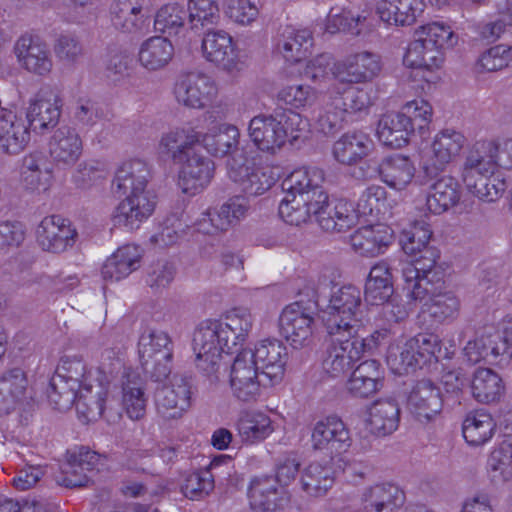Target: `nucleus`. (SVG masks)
<instances>
[{"instance_id":"1","label":"nucleus","mask_w":512,"mask_h":512,"mask_svg":"<svg viewBox=\"0 0 512 512\" xmlns=\"http://www.w3.org/2000/svg\"><path fill=\"white\" fill-rule=\"evenodd\" d=\"M324 171L318 167H301L292 171L282 182L285 196L279 204V215L288 224L306 223L316 216L320 227L327 232H342L357 221V212L345 199L336 200L331 207L323 188Z\"/></svg>"},{"instance_id":"2","label":"nucleus","mask_w":512,"mask_h":512,"mask_svg":"<svg viewBox=\"0 0 512 512\" xmlns=\"http://www.w3.org/2000/svg\"><path fill=\"white\" fill-rule=\"evenodd\" d=\"M254 316L247 307H234L218 320L202 322L193 335L196 366L206 375L217 372L222 353H232L248 338Z\"/></svg>"},{"instance_id":"3","label":"nucleus","mask_w":512,"mask_h":512,"mask_svg":"<svg viewBox=\"0 0 512 512\" xmlns=\"http://www.w3.org/2000/svg\"><path fill=\"white\" fill-rule=\"evenodd\" d=\"M432 229L425 221L415 222L410 231L402 238L404 252L415 257L402 267L403 290L407 298L423 300L429 294L430 278L437 274L436 262L439 251L430 245Z\"/></svg>"},{"instance_id":"4","label":"nucleus","mask_w":512,"mask_h":512,"mask_svg":"<svg viewBox=\"0 0 512 512\" xmlns=\"http://www.w3.org/2000/svg\"><path fill=\"white\" fill-rule=\"evenodd\" d=\"M89 384H95L94 374L87 373V364L81 355H65L61 358L55 375L51 378L47 396L58 410H66L78 404L86 394H91Z\"/></svg>"},{"instance_id":"5","label":"nucleus","mask_w":512,"mask_h":512,"mask_svg":"<svg viewBox=\"0 0 512 512\" xmlns=\"http://www.w3.org/2000/svg\"><path fill=\"white\" fill-rule=\"evenodd\" d=\"M125 348L123 345H107L100 353L98 366L94 371L95 384H89L91 394H86L78 404V415L86 423L99 419L110 396L111 384L124 368Z\"/></svg>"},{"instance_id":"6","label":"nucleus","mask_w":512,"mask_h":512,"mask_svg":"<svg viewBox=\"0 0 512 512\" xmlns=\"http://www.w3.org/2000/svg\"><path fill=\"white\" fill-rule=\"evenodd\" d=\"M362 317L361 291L352 285L334 291L323 312L327 334L338 335V331H341L348 333V336H354L362 325Z\"/></svg>"},{"instance_id":"7","label":"nucleus","mask_w":512,"mask_h":512,"mask_svg":"<svg viewBox=\"0 0 512 512\" xmlns=\"http://www.w3.org/2000/svg\"><path fill=\"white\" fill-rule=\"evenodd\" d=\"M203 58L220 71L235 77L247 67V57L230 33L223 29H208L201 41Z\"/></svg>"},{"instance_id":"8","label":"nucleus","mask_w":512,"mask_h":512,"mask_svg":"<svg viewBox=\"0 0 512 512\" xmlns=\"http://www.w3.org/2000/svg\"><path fill=\"white\" fill-rule=\"evenodd\" d=\"M466 144L465 135L454 128L438 131L430 144L420 152V168L428 178L438 176L456 160Z\"/></svg>"},{"instance_id":"9","label":"nucleus","mask_w":512,"mask_h":512,"mask_svg":"<svg viewBox=\"0 0 512 512\" xmlns=\"http://www.w3.org/2000/svg\"><path fill=\"white\" fill-rule=\"evenodd\" d=\"M329 342L323 359V369L331 377H338L348 371L353 363L364 355L365 343L358 334L348 336V333L338 331L328 334Z\"/></svg>"},{"instance_id":"10","label":"nucleus","mask_w":512,"mask_h":512,"mask_svg":"<svg viewBox=\"0 0 512 512\" xmlns=\"http://www.w3.org/2000/svg\"><path fill=\"white\" fill-rule=\"evenodd\" d=\"M311 447L329 455H339L352 445L350 430L337 415H328L315 421L311 427Z\"/></svg>"},{"instance_id":"11","label":"nucleus","mask_w":512,"mask_h":512,"mask_svg":"<svg viewBox=\"0 0 512 512\" xmlns=\"http://www.w3.org/2000/svg\"><path fill=\"white\" fill-rule=\"evenodd\" d=\"M262 385L264 383L259 379V366L253 362L249 348L239 351L229 371L232 395L239 401L253 402L260 396Z\"/></svg>"},{"instance_id":"12","label":"nucleus","mask_w":512,"mask_h":512,"mask_svg":"<svg viewBox=\"0 0 512 512\" xmlns=\"http://www.w3.org/2000/svg\"><path fill=\"white\" fill-rule=\"evenodd\" d=\"M191 395V378L179 374L173 375L169 383L156 391L157 414L164 420L181 418L191 406Z\"/></svg>"},{"instance_id":"13","label":"nucleus","mask_w":512,"mask_h":512,"mask_svg":"<svg viewBox=\"0 0 512 512\" xmlns=\"http://www.w3.org/2000/svg\"><path fill=\"white\" fill-rule=\"evenodd\" d=\"M382 69L381 58L378 54L361 51L347 55L336 62L331 74L339 84H358L372 81Z\"/></svg>"},{"instance_id":"14","label":"nucleus","mask_w":512,"mask_h":512,"mask_svg":"<svg viewBox=\"0 0 512 512\" xmlns=\"http://www.w3.org/2000/svg\"><path fill=\"white\" fill-rule=\"evenodd\" d=\"M218 95L216 82L208 75L190 72L179 76L174 85L176 101L190 109H203Z\"/></svg>"},{"instance_id":"15","label":"nucleus","mask_w":512,"mask_h":512,"mask_svg":"<svg viewBox=\"0 0 512 512\" xmlns=\"http://www.w3.org/2000/svg\"><path fill=\"white\" fill-rule=\"evenodd\" d=\"M228 177L248 196H258L268 191L277 181V174L269 166L242 163L232 157L227 160Z\"/></svg>"},{"instance_id":"16","label":"nucleus","mask_w":512,"mask_h":512,"mask_svg":"<svg viewBox=\"0 0 512 512\" xmlns=\"http://www.w3.org/2000/svg\"><path fill=\"white\" fill-rule=\"evenodd\" d=\"M112 214L115 225L128 230H135L154 212L157 204L156 195L151 190L125 193Z\"/></svg>"},{"instance_id":"17","label":"nucleus","mask_w":512,"mask_h":512,"mask_svg":"<svg viewBox=\"0 0 512 512\" xmlns=\"http://www.w3.org/2000/svg\"><path fill=\"white\" fill-rule=\"evenodd\" d=\"M63 101L59 92L50 87H41L29 100L26 117L34 131L43 133L57 125Z\"/></svg>"},{"instance_id":"18","label":"nucleus","mask_w":512,"mask_h":512,"mask_svg":"<svg viewBox=\"0 0 512 512\" xmlns=\"http://www.w3.org/2000/svg\"><path fill=\"white\" fill-rule=\"evenodd\" d=\"M444 62V52L437 45L420 37L408 44L403 56V65L417 71L426 82L436 81V72L442 68Z\"/></svg>"},{"instance_id":"19","label":"nucleus","mask_w":512,"mask_h":512,"mask_svg":"<svg viewBox=\"0 0 512 512\" xmlns=\"http://www.w3.org/2000/svg\"><path fill=\"white\" fill-rule=\"evenodd\" d=\"M194 122H187L170 128L162 133L158 149L162 155L170 158L174 163L184 161L195 154V146L200 144L201 131Z\"/></svg>"},{"instance_id":"20","label":"nucleus","mask_w":512,"mask_h":512,"mask_svg":"<svg viewBox=\"0 0 512 512\" xmlns=\"http://www.w3.org/2000/svg\"><path fill=\"white\" fill-rule=\"evenodd\" d=\"M277 114H259L248 124V137L261 152L270 155L278 153L286 144V132Z\"/></svg>"},{"instance_id":"21","label":"nucleus","mask_w":512,"mask_h":512,"mask_svg":"<svg viewBox=\"0 0 512 512\" xmlns=\"http://www.w3.org/2000/svg\"><path fill=\"white\" fill-rule=\"evenodd\" d=\"M253 362L261 368L263 376L267 379L264 386L279 384L285 373L287 363V349L277 339H265L255 344L254 349H249Z\"/></svg>"},{"instance_id":"22","label":"nucleus","mask_w":512,"mask_h":512,"mask_svg":"<svg viewBox=\"0 0 512 512\" xmlns=\"http://www.w3.org/2000/svg\"><path fill=\"white\" fill-rule=\"evenodd\" d=\"M313 325L312 313L298 302L286 306L279 318L280 333L294 348L310 343Z\"/></svg>"},{"instance_id":"23","label":"nucleus","mask_w":512,"mask_h":512,"mask_svg":"<svg viewBox=\"0 0 512 512\" xmlns=\"http://www.w3.org/2000/svg\"><path fill=\"white\" fill-rule=\"evenodd\" d=\"M19 65L38 76L48 75L53 67L49 46L39 37L30 34L20 36L14 44Z\"/></svg>"},{"instance_id":"24","label":"nucleus","mask_w":512,"mask_h":512,"mask_svg":"<svg viewBox=\"0 0 512 512\" xmlns=\"http://www.w3.org/2000/svg\"><path fill=\"white\" fill-rule=\"evenodd\" d=\"M36 237L44 251L62 253L74 245L77 231L68 219L51 215L42 219L37 227Z\"/></svg>"},{"instance_id":"25","label":"nucleus","mask_w":512,"mask_h":512,"mask_svg":"<svg viewBox=\"0 0 512 512\" xmlns=\"http://www.w3.org/2000/svg\"><path fill=\"white\" fill-rule=\"evenodd\" d=\"M177 164L180 165L178 185L183 193L196 195L211 182L214 163L200 152H196Z\"/></svg>"},{"instance_id":"26","label":"nucleus","mask_w":512,"mask_h":512,"mask_svg":"<svg viewBox=\"0 0 512 512\" xmlns=\"http://www.w3.org/2000/svg\"><path fill=\"white\" fill-rule=\"evenodd\" d=\"M48 151L57 166L72 167L82 156V137L75 127L61 125L51 134Z\"/></svg>"},{"instance_id":"27","label":"nucleus","mask_w":512,"mask_h":512,"mask_svg":"<svg viewBox=\"0 0 512 512\" xmlns=\"http://www.w3.org/2000/svg\"><path fill=\"white\" fill-rule=\"evenodd\" d=\"M408 406L419 422L428 423L434 420L443 407L439 387L427 379L418 381L409 395Z\"/></svg>"},{"instance_id":"28","label":"nucleus","mask_w":512,"mask_h":512,"mask_svg":"<svg viewBox=\"0 0 512 512\" xmlns=\"http://www.w3.org/2000/svg\"><path fill=\"white\" fill-rule=\"evenodd\" d=\"M240 130L230 123H214L206 132L201 131L200 144L215 157L230 156L241 161L237 155L240 143Z\"/></svg>"},{"instance_id":"29","label":"nucleus","mask_w":512,"mask_h":512,"mask_svg":"<svg viewBox=\"0 0 512 512\" xmlns=\"http://www.w3.org/2000/svg\"><path fill=\"white\" fill-rule=\"evenodd\" d=\"M113 25L124 32L142 30L151 13V0H114L111 8Z\"/></svg>"},{"instance_id":"30","label":"nucleus","mask_w":512,"mask_h":512,"mask_svg":"<svg viewBox=\"0 0 512 512\" xmlns=\"http://www.w3.org/2000/svg\"><path fill=\"white\" fill-rule=\"evenodd\" d=\"M399 421L398 403L392 398H384L374 401L369 406L364 423L369 434L384 437L397 430Z\"/></svg>"},{"instance_id":"31","label":"nucleus","mask_w":512,"mask_h":512,"mask_svg":"<svg viewBox=\"0 0 512 512\" xmlns=\"http://www.w3.org/2000/svg\"><path fill=\"white\" fill-rule=\"evenodd\" d=\"M392 231L383 224L362 226L350 235L353 251L361 256L382 254L392 242Z\"/></svg>"},{"instance_id":"32","label":"nucleus","mask_w":512,"mask_h":512,"mask_svg":"<svg viewBox=\"0 0 512 512\" xmlns=\"http://www.w3.org/2000/svg\"><path fill=\"white\" fill-rule=\"evenodd\" d=\"M374 149V142L369 134L354 130L344 133L333 144V157L343 165H355L368 157Z\"/></svg>"},{"instance_id":"33","label":"nucleus","mask_w":512,"mask_h":512,"mask_svg":"<svg viewBox=\"0 0 512 512\" xmlns=\"http://www.w3.org/2000/svg\"><path fill=\"white\" fill-rule=\"evenodd\" d=\"M248 498L254 512H275L287 499V493L276 485L273 477L262 476L252 479Z\"/></svg>"},{"instance_id":"34","label":"nucleus","mask_w":512,"mask_h":512,"mask_svg":"<svg viewBox=\"0 0 512 512\" xmlns=\"http://www.w3.org/2000/svg\"><path fill=\"white\" fill-rule=\"evenodd\" d=\"M497 173L487 139L474 142L468 149L461 169L463 183L475 185V179Z\"/></svg>"},{"instance_id":"35","label":"nucleus","mask_w":512,"mask_h":512,"mask_svg":"<svg viewBox=\"0 0 512 512\" xmlns=\"http://www.w3.org/2000/svg\"><path fill=\"white\" fill-rule=\"evenodd\" d=\"M121 404L131 420H139L146 413L144 382L139 373L132 369H125L121 378Z\"/></svg>"},{"instance_id":"36","label":"nucleus","mask_w":512,"mask_h":512,"mask_svg":"<svg viewBox=\"0 0 512 512\" xmlns=\"http://www.w3.org/2000/svg\"><path fill=\"white\" fill-rule=\"evenodd\" d=\"M416 167L413 160L403 154H394L382 159L378 165V174L387 186L402 191L415 177Z\"/></svg>"},{"instance_id":"37","label":"nucleus","mask_w":512,"mask_h":512,"mask_svg":"<svg viewBox=\"0 0 512 512\" xmlns=\"http://www.w3.org/2000/svg\"><path fill=\"white\" fill-rule=\"evenodd\" d=\"M383 370L376 360L360 363L347 381V391L355 397H368L382 387Z\"/></svg>"},{"instance_id":"38","label":"nucleus","mask_w":512,"mask_h":512,"mask_svg":"<svg viewBox=\"0 0 512 512\" xmlns=\"http://www.w3.org/2000/svg\"><path fill=\"white\" fill-rule=\"evenodd\" d=\"M30 140L24 121L12 111L3 110L0 117V150L9 155L20 153Z\"/></svg>"},{"instance_id":"39","label":"nucleus","mask_w":512,"mask_h":512,"mask_svg":"<svg viewBox=\"0 0 512 512\" xmlns=\"http://www.w3.org/2000/svg\"><path fill=\"white\" fill-rule=\"evenodd\" d=\"M98 461L96 453L81 448L77 453L69 455L68 460L61 465V476L56 481L65 487H80L88 482V472H91Z\"/></svg>"},{"instance_id":"40","label":"nucleus","mask_w":512,"mask_h":512,"mask_svg":"<svg viewBox=\"0 0 512 512\" xmlns=\"http://www.w3.org/2000/svg\"><path fill=\"white\" fill-rule=\"evenodd\" d=\"M174 57V46L164 36H152L146 39L139 48L137 60L139 65L149 72L166 68Z\"/></svg>"},{"instance_id":"41","label":"nucleus","mask_w":512,"mask_h":512,"mask_svg":"<svg viewBox=\"0 0 512 512\" xmlns=\"http://www.w3.org/2000/svg\"><path fill=\"white\" fill-rule=\"evenodd\" d=\"M362 502L368 511L392 512L404 505L405 493L393 483H378L363 491Z\"/></svg>"},{"instance_id":"42","label":"nucleus","mask_w":512,"mask_h":512,"mask_svg":"<svg viewBox=\"0 0 512 512\" xmlns=\"http://www.w3.org/2000/svg\"><path fill=\"white\" fill-rule=\"evenodd\" d=\"M461 191L458 181L449 175L437 179L430 187L425 199L426 210L440 215L454 207L460 200Z\"/></svg>"},{"instance_id":"43","label":"nucleus","mask_w":512,"mask_h":512,"mask_svg":"<svg viewBox=\"0 0 512 512\" xmlns=\"http://www.w3.org/2000/svg\"><path fill=\"white\" fill-rule=\"evenodd\" d=\"M53 178L51 164L42 152H32L23 158L21 181L30 191L48 190Z\"/></svg>"},{"instance_id":"44","label":"nucleus","mask_w":512,"mask_h":512,"mask_svg":"<svg viewBox=\"0 0 512 512\" xmlns=\"http://www.w3.org/2000/svg\"><path fill=\"white\" fill-rule=\"evenodd\" d=\"M413 133L410 120L402 112L383 115L377 126V137L385 146L399 149L408 144Z\"/></svg>"},{"instance_id":"45","label":"nucleus","mask_w":512,"mask_h":512,"mask_svg":"<svg viewBox=\"0 0 512 512\" xmlns=\"http://www.w3.org/2000/svg\"><path fill=\"white\" fill-rule=\"evenodd\" d=\"M140 258L141 253L138 246H122L106 259L101 269V275L105 281H119L139 267Z\"/></svg>"},{"instance_id":"46","label":"nucleus","mask_w":512,"mask_h":512,"mask_svg":"<svg viewBox=\"0 0 512 512\" xmlns=\"http://www.w3.org/2000/svg\"><path fill=\"white\" fill-rule=\"evenodd\" d=\"M150 177V168L144 160L130 159L116 170L113 186L123 193L149 190Z\"/></svg>"},{"instance_id":"47","label":"nucleus","mask_w":512,"mask_h":512,"mask_svg":"<svg viewBox=\"0 0 512 512\" xmlns=\"http://www.w3.org/2000/svg\"><path fill=\"white\" fill-rule=\"evenodd\" d=\"M429 278L430 285H428V287L430 291L428 296L423 300H410L415 303H422V311L428 313L437 322L456 318L460 310V300L451 292L438 294L433 292V282L440 279V273L438 271L434 278H432V274Z\"/></svg>"},{"instance_id":"48","label":"nucleus","mask_w":512,"mask_h":512,"mask_svg":"<svg viewBox=\"0 0 512 512\" xmlns=\"http://www.w3.org/2000/svg\"><path fill=\"white\" fill-rule=\"evenodd\" d=\"M370 16L369 10L358 12L353 8L334 6L326 17L324 30L329 34L344 31L359 34L365 26L369 25Z\"/></svg>"},{"instance_id":"49","label":"nucleus","mask_w":512,"mask_h":512,"mask_svg":"<svg viewBox=\"0 0 512 512\" xmlns=\"http://www.w3.org/2000/svg\"><path fill=\"white\" fill-rule=\"evenodd\" d=\"M312 46V34L306 29L285 27L276 40V51L291 63L301 61L306 57Z\"/></svg>"},{"instance_id":"50","label":"nucleus","mask_w":512,"mask_h":512,"mask_svg":"<svg viewBox=\"0 0 512 512\" xmlns=\"http://www.w3.org/2000/svg\"><path fill=\"white\" fill-rule=\"evenodd\" d=\"M394 294L393 276L385 262L375 264L365 283L364 297L370 305H381Z\"/></svg>"},{"instance_id":"51","label":"nucleus","mask_w":512,"mask_h":512,"mask_svg":"<svg viewBox=\"0 0 512 512\" xmlns=\"http://www.w3.org/2000/svg\"><path fill=\"white\" fill-rule=\"evenodd\" d=\"M28 381L24 371L14 368L0 377V414L13 411L24 399Z\"/></svg>"},{"instance_id":"52","label":"nucleus","mask_w":512,"mask_h":512,"mask_svg":"<svg viewBox=\"0 0 512 512\" xmlns=\"http://www.w3.org/2000/svg\"><path fill=\"white\" fill-rule=\"evenodd\" d=\"M230 461V456L218 455L211 460L206 469L195 471L187 475L182 485L184 495L192 500H199L209 495L215 486L211 471L222 464L230 463Z\"/></svg>"},{"instance_id":"53","label":"nucleus","mask_w":512,"mask_h":512,"mask_svg":"<svg viewBox=\"0 0 512 512\" xmlns=\"http://www.w3.org/2000/svg\"><path fill=\"white\" fill-rule=\"evenodd\" d=\"M495 429L494 419L484 410L468 413L462 426L463 437L472 446H480L488 442L493 437Z\"/></svg>"},{"instance_id":"54","label":"nucleus","mask_w":512,"mask_h":512,"mask_svg":"<svg viewBox=\"0 0 512 512\" xmlns=\"http://www.w3.org/2000/svg\"><path fill=\"white\" fill-rule=\"evenodd\" d=\"M138 353L140 361H150L155 357L173 358V342L165 331L147 328L138 340Z\"/></svg>"},{"instance_id":"55","label":"nucleus","mask_w":512,"mask_h":512,"mask_svg":"<svg viewBox=\"0 0 512 512\" xmlns=\"http://www.w3.org/2000/svg\"><path fill=\"white\" fill-rule=\"evenodd\" d=\"M186 21L188 22V15L182 4L167 3L156 12L154 29L168 37L178 36L184 32Z\"/></svg>"},{"instance_id":"56","label":"nucleus","mask_w":512,"mask_h":512,"mask_svg":"<svg viewBox=\"0 0 512 512\" xmlns=\"http://www.w3.org/2000/svg\"><path fill=\"white\" fill-rule=\"evenodd\" d=\"M412 338L399 339L390 344L387 350L386 361L390 369L395 374L408 373L410 369L421 367L422 363L419 356L416 354Z\"/></svg>"},{"instance_id":"57","label":"nucleus","mask_w":512,"mask_h":512,"mask_svg":"<svg viewBox=\"0 0 512 512\" xmlns=\"http://www.w3.org/2000/svg\"><path fill=\"white\" fill-rule=\"evenodd\" d=\"M334 483L332 468L320 462L310 463L302 472L301 485L304 492L313 497L324 496Z\"/></svg>"},{"instance_id":"58","label":"nucleus","mask_w":512,"mask_h":512,"mask_svg":"<svg viewBox=\"0 0 512 512\" xmlns=\"http://www.w3.org/2000/svg\"><path fill=\"white\" fill-rule=\"evenodd\" d=\"M471 392L478 402H494L502 395V379L491 369L478 368L473 374Z\"/></svg>"},{"instance_id":"59","label":"nucleus","mask_w":512,"mask_h":512,"mask_svg":"<svg viewBox=\"0 0 512 512\" xmlns=\"http://www.w3.org/2000/svg\"><path fill=\"white\" fill-rule=\"evenodd\" d=\"M188 24L192 30L215 26L221 20L218 0H187Z\"/></svg>"},{"instance_id":"60","label":"nucleus","mask_w":512,"mask_h":512,"mask_svg":"<svg viewBox=\"0 0 512 512\" xmlns=\"http://www.w3.org/2000/svg\"><path fill=\"white\" fill-rule=\"evenodd\" d=\"M237 429L243 441L254 443L267 438L272 432L270 418L261 412H246L241 415Z\"/></svg>"},{"instance_id":"61","label":"nucleus","mask_w":512,"mask_h":512,"mask_svg":"<svg viewBox=\"0 0 512 512\" xmlns=\"http://www.w3.org/2000/svg\"><path fill=\"white\" fill-rule=\"evenodd\" d=\"M487 473L495 484L512 480V442L503 441L487 460Z\"/></svg>"},{"instance_id":"62","label":"nucleus","mask_w":512,"mask_h":512,"mask_svg":"<svg viewBox=\"0 0 512 512\" xmlns=\"http://www.w3.org/2000/svg\"><path fill=\"white\" fill-rule=\"evenodd\" d=\"M338 96L329 95L317 118V128L325 135H333L341 130L347 121L346 109L341 106Z\"/></svg>"},{"instance_id":"63","label":"nucleus","mask_w":512,"mask_h":512,"mask_svg":"<svg viewBox=\"0 0 512 512\" xmlns=\"http://www.w3.org/2000/svg\"><path fill=\"white\" fill-rule=\"evenodd\" d=\"M415 37H420L426 42L437 45L443 52L445 48H453L458 43V35L452 28L440 21L429 22L415 29Z\"/></svg>"},{"instance_id":"64","label":"nucleus","mask_w":512,"mask_h":512,"mask_svg":"<svg viewBox=\"0 0 512 512\" xmlns=\"http://www.w3.org/2000/svg\"><path fill=\"white\" fill-rule=\"evenodd\" d=\"M343 90L336 83H331L328 88V94L338 96L341 106L346 109L347 115L352 113L366 111L372 104L370 94L363 88L352 87L347 84Z\"/></svg>"}]
</instances>
